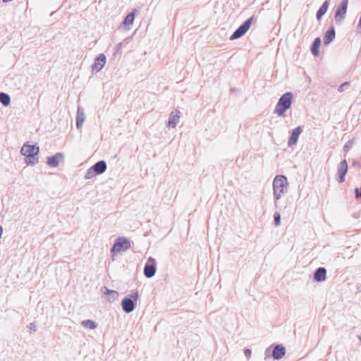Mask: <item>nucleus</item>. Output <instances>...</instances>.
<instances>
[{"label": "nucleus", "instance_id": "obj_7", "mask_svg": "<svg viewBox=\"0 0 361 361\" xmlns=\"http://www.w3.org/2000/svg\"><path fill=\"white\" fill-rule=\"evenodd\" d=\"M144 275L146 278L153 277L157 271V262L154 258L149 257L144 267Z\"/></svg>", "mask_w": 361, "mask_h": 361}, {"label": "nucleus", "instance_id": "obj_1", "mask_svg": "<svg viewBox=\"0 0 361 361\" xmlns=\"http://www.w3.org/2000/svg\"><path fill=\"white\" fill-rule=\"evenodd\" d=\"M293 99V95L290 92L282 94L275 106L274 114H276L279 116H284L286 111L291 106Z\"/></svg>", "mask_w": 361, "mask_h": 361}, {"label": "nucleus", "instance_id": "obj_13", "mask_svg": "<svg viewBox=\"0 0 361 361\" xmlns=\"http://www.w3.org/2000/svg\"><path fill=\"white\" fill-rule=\"evenodd\" d=\"M326 279V269L324 267L317 268L313 275V279L316 282H323Z\"/></svg>", "mask_w": 361, "mask_h": 361}, {"label": "nucleus", "instance_id": "obj_29", "mask_svg": "<svg viewBox=\"0 0 361 361\" xmlns=\"http://www.w3.org/2000/svg\"><path fill=\"white\" fill-rule=\"evenodd\" d=\"M360 188H355V198L356 199L360 198Z\"/></svg>", "mask_w": 361, "mask_h": 361}, {"label": "nucleus", "instance_id": "obj_36", "mask_svg": "<svg viewBox=\"0 0 361 361\" xmlns=\"http://www.w3.org/2000/svg\"><path fill=\"white\" fill-rule=\"evenodd\" d=\"M109 252L113 255V247L110 248Z\"/></svg>", "mask_w": 361, "mask_h": 361}, {"label": "nucleus", "instance_id": "obj_34", "mask_svg": "<svg viewBox=\"0 0 361 361\" xmlns=\"http://www.w3.org/2000/svg\"><path fill=\"white\" fill-rule=\"evenodd\" d=\"M349 149V145L348 143H346L343 147V151L347 152Z\"/></svg>", "mask_w": 361, "mask_h": 361}, {"label": "nucleus", "instance_id": "obj_38", "mask_svg": "<svg viewBox=\"0 0 361 361\" xmlns=\"http://www.w3.org/2000/svg\"><path fill=\"white\" fill-rule=\"evenodd\" d=\"M358 338H359L360 341L361 342V334L358 336Z\"/></svg>", "mask_w": 361, "mask_h": 361}, {"label": "nucleus", "instance_id": "obj_6", "mask_svg": "<svg viewBox=\"0 0 361 361\" xmlns=\"http://www.w3.org/2000/svg\"><path fill=\"white\" fill-rule=\"evenodd\" d=\"M348 5V0H342L341 4L338 6L334 16V19L337 24H340L345 18L347 13Z\"/></svg>", "mask_w": 361, "mask_h": 361}, {"label": "nucleus", "instance_id": "obj_9", "mask_svg": "<svg viewBox=\"0 0 361 361\" xmlns=\"http://www.w3.org/2000/svg\"><path fill=\"white\" fill-rule=\"evenodd\" d=\"M348 163L345 159L340 162L338 166V178L337 180L339 183H342L345 180V176L348 172Z\"/></svg>", "mask_w": 361, "mask_h": 361}, {"label": "nucleus", "instance_id": "obj_30", "mask_svg": "<svg viewBox=\"0 0 361 361\" xmlns=\"http://www.w3.org/2000/svg\"><path fill=\"white\" fill-rule=\"evenodd\" d=\"M102 291L104 292V294H111V293H113V290H109L108 288H106V287H103L102 288Z\"/></svg>", "mask_w": 361, "mask_h": 361}, {"label": "nucleus", "instance_id": "obj_19", "mask_svg": "<svg viewBox=\"0 0 361 361\" xmlns=\"http://www.w3.org/2000/svg\"><path fill=\"white\" fill-rule=\"evenodd\" d=\"M92 167L95 171L96 173H97L98 175H100L106 171V164L104 161L102 160V161H97Z\"/></svg>", "mask_w": 361, "mask_h": 361}, {"label": "nucleus", "instance_id": "obj_4", "mask_svg": "<svg viewBox=\"0 0 361 361\" xmlns=\"http://www.w3.org/2000/svg\"><path fill=\"white\" fill-rule=\"evenodd\" d=\"M131 247L130 240L125 236H119L114 240V257L118 255L126 252Z\"/></svg>", "mask_w": 361, "mask_h": 361}, {"label": "nucleus", "instance_id": "obj_27", "mask_svg": "<svg viewBox=\"0 0 361 361\" xmlns=\"http://www.w3.org/2000/svg\"><path fill=\"white\" fill-rule=\"evenodd\" d=\"M244 354L247 359H250L251 357L252 351L249 348H245L244 350Z\"/></svg>", "mask_w": 361, "mask_h": 361}, {"label": "nucleus", "instance_id": "obj_2", "mask_svg": "<svg viewBox=\"0 0 361 361\" xmlns=\"http://www.w3.org/2000/svg\"><path fill=\"white\" fill-rule=\"evenodd\" d=\"M288 185L287 178L283 175H278L273 181L274 204L276 206L277 201L281 199L284 192V188Z\"/></svg>", "mask_w": 361, "mask_h": 361}, {"label": "nucleus", "instance_id": "obj_20", "mask_svg": "<svg viewBox=\"0 0 361 361\" xmlns=\"http://www.w3.org/2000/svg\"><path fill=\"white\" fill-rule=\"evenodd\" d=\"M59 157H61V158L63 157L62 154L57 153L54 156L49 157L47 158V164L51 167H56L59 163Z\"/></svg>", "mask_w": 361, "mask_h": 361}, {"label": "nucleus", "instance_id": "obj_33", "mask_svg": "<svg viewBox=\"0 0 361 361\" xmlns=\"http://www.w3.org/2000/svg\"><path fill=\"white\" fill-rule=\"evenodd\" d=\"M30 328L33 331H37V326H36V325L34 323H30Z\"/></svg>", "mask_w": 361, "mask_h": 361}, {"label": "nucleus", "instance_id": "obj_39", "mask_svg": "<svg viewBox=\"0 0 361 361\" xmlns=\"http://www.w3.org/2000/svg\"><path fill=\"white\" fill-rule=\"evenodd\" d=\"M114 295H116V294L118 295V293L116 290L114 291Z\"/></svg>", "mask_w": 361, "mask_h": 361}, {"label": "nucleus", "instance_id": "obj_22", "mask_svg": "<svg viewBox=\"0 0 361 361\" xmlns=\"http://www.w3.org/2000/svg\"><path fill=\"white\" fill-rule=\"evenodd\" d=\"M81 325L88 329H94L97 327V324L91 319L83 320Z\"/></svg>", "mask_w": 361, "mask_h": 361}, {"label": "nucleus", "instance_id": "obj_5", "mask_svg": "<svg viewBox=\"0 0 361 361\" xmlns=\"http://www.w3.org/2000/svg\"><path fill=\"white\" fill-rule=\"evenodd\" d=\"M255 19V16H252L250 18L245 20L231 35L229 39L234 40L243 37L250 29L253 20Z\"/></svg>", "mask_w": 361, "mask_h": 361}, {"label": "nucleus", "instance_id": "obj_17", "mask_svg": "<svg viewBox=\"0 0 361 361\" xmlns=\"http://www.w3.org/2000/svg\"><path fill=\"white\" fill-rule=\"evenodd\" d=\"M322 40L320 37H316L310 47V51L314 56L319 55V47L321 46Z\"/></svg>", "mask_w": 361, "mask_h": 361}, {"label": "nucleus", "instance_id": "obj_8", "mask_svg": "<svg viewBox=\"0 0 361 361\" xmlns=\"http://www.w3.org/2000/svg\"><path fill=\"white\" fill-rule=\"evenodd\" d=\"M38 152V147L28 144H24L20 149V153L27 158H34Z\"/></svg>", "mask_w": 361, "mask_h": 361}, {"label": "nucleus", "instance_id": "obj_14", "mask_svg": "<svg viewBox=\"0 0 361 361\" xmlns=\"http://www.w3.org/2000/svg\"><path fill=\"white\" fill-rule=\"evenodd\" d=\"M336 37V31L334 25H331L326 30L324 37V43L325 45H328L334 41Z\"/></svg>", "mask_w": 361, "mask_h": 361}, {"label": "nucleus", "instance_id": "obj_23", "mask_svg": "<svg viewBox=\"0 0 361 361\" xmlns=\"http://www.w3.org/2000/svg\"><path fill=\"white\" fill-rule=\"evenodd\" d=\"M0 102L4 106H8L11 103L10 96L4 92H0Z\"/></svg>", "mask_w": 361, "mask_h": 361}, {"label": "nucleus", "instance_id": "obj_26", "mask_svg": "<svg viewBox=\"0 0 361 361\" xmlns=\"http://www.w3.org/2000/svg\"><path fill=\"white\" fill-rule=\"evenodd\" d=\"M349 87H350V83L348 82H345L338 86V91L340 92H342L345 90L348 89Z\"/></svg>", "mask_w": 361, "mask_h": 361}, {"label": "nucleus", "instance_id": "obj_35", "mask_svg": "<svg viewBox=\"0 0 361 361\" xmlns=\"http://www.w3.org/2000/svg\"><path fill=\"white\" fill-rule=\"evenodd\" d=\"M26 162L27 164H35L37 162V161H32L30 159V160L27 161Z\"/></svg>", "mask_w": 361, "mask_h": 361}, {"label": "nucleus", "instance_id": "obj_32", "mask_svg": "<svg viewBox=\"0 0 361 361\" xmlns=\"http://www.w3.org/2000/svg\"><path fill=\"white\" fill-rule=\"evenodd\" d=\"M270 357H271L270 349H269V348H268L265 350V360H267V358H269Z\"/></svg>", "mask_w": 361, "mask_h": 361}, {"label": "nucleus", "instance_id": "obj_10", "mask_svg": "<svg viewBox=\"0 0 361 361\" xmlns=\"http://www.w3.org/2000/svg\"><path fill=\"white\" fill-rule=\"evenodd\" d=\"M106 63V56L101 54L95 59L94 63L92 65V72L97 73L104 67Z\"/></svg>", "mask_w": 361, "mask_h": 361}, {"label": "nucleus", "instance_id": "obj_37", "mask_svg": "<svg viewBox=\"0 0 361 361\" xmlns=\"http://www.w3.org/2000/svg\"><path fill=\"white\" fill-rule=\"evenodd\" d=\"M2 1H3V2H5V3H6V2L11 1L12 0H2Z\"/></svg>", "mask_w": 361, "mask_h": 361}, {"label": "nucleus", "instance_id": "obj_18", "mask_svg": "<svg viewBox=\"0 0 361 361\" xmlns=\"http://www.w3.org/2000/svg\"><path fill=\"white\" fill-rule=\"evenodd\" d=\"M330 0H325L316 13V18L318 20H321L323 16L326 13Z\"/></svg>", "mask_w": 361, "mask_h": 361}, {"label": "nucleus", "instance_id": "obj_25", "mask_svg": "<svg viewBox=\"0 0 361 361\" xmlns=\"http://www.w3.org/2000/svg\"><path fill=\"white\" fill-rule=\"evenodd\" d=\"M274 223L275 226H279L281 225V214L279 212H276L274 214Z\"/></svg>", "mask_w": 361, "mask_h": 361}, {"label": "nucleus", "instance_id": "obj_16", "mask_svg": "<svg viewBox=\"0 0 361 361\" xmlns=\"http://www.w3.org/2000/svg\"><path fill=\"white\" fill-rule=\"evenodd\" d=\"M180 112L179 111H177V112H174V111H172L170 115H169V120H168V122H167V126L169 127V128H175L177 125V123H178L179 121V114Z\"/></svg>", "mask_w": 361, "mask_h": 361}, {"label": "nucleus", "instance_id": "obj_3", "mask_svg": "<svg viewBox=\"0 0 361 361\" xmlns=\"http://www.w3.org/2000/svg\"><path fill=\"white\" fill-rule=\"evenodd\" d=\"M138 296V290H133L129 296H126L122 300L121 306L126 313H130L135 310Z\"/></svg>", "mask_w": 361, "mask_h": 361}, {"label": "nucleus", "instance_id": "obj_21", "mask_svg": "<svg viewBox=\"0 0 361 361\" xmlns=\"http://www.w3.org/2000/svg\"><path fill=\"white\" fill-rule=\"evenodd\" d=\"M136 10L134 9L133 11L130 12L124 18V20L122 22L123 26H128L130 25L133 23L134 19H135V14Z\"/></svg>", "mask_w": 361, "mask_h": 361}, {"label": "nucleus", "instance_id": "obj_31", "mask_svg": "<svg viewBox=\"0 0 361 361\" xmlns=\"http://www.w3.org/2000/svg\"><path fill=\"white\" fill-rule=\"evenodd\" d=\"M352 164H353V166H356L358 169L361 168V164L359 161H356V160L353 161Z\"/></svg>", "mask_w": 361, "mask_h": 361}, {"label": "nucleus", "instance_id": "obj_15", "mask_svg": "<svg viewBox=\"0 0 361 361\" xmlns=\"http://www.w3.org/2000/svg\"><path fill=\"white\" fill-rule=\"evenodd\" d=\"M85 120V114L82 106H79L77 110L76 116V126L78 128H80Z\"/></svg>", "mask_w": 361, "mask_h": 361}, {"label": "nucleus", "instance_id": "obj_28", "mask_svg": "<svg viewBox=\"0 0 361 361\" xmlns=\"http://www.w3.org/2000/svg\"><path fill=\"white\" fill-rule=\"evenodd\" d=\"M130 39L128 38H126L124 39V41L123 42H120L119 44H117L116 46V52H118L119 50L121 49V47L123 46V43L125 42H128V41H129Z\"/></svg>", "mask_w": 361, "mask_h": 361}, {"label": "nucleus", "instance_id": "obj_12", "mask_svg": "<svg viewBox=\"0 0 361 361\" xmlns=\"http://www.w3.org/2000/svg\"><path fill=\"white\" fill-rule=\"evenodd\" d=\"M286 354V348L281 344L276 345L272 350V357L274 360L281 359Z\"/></svg>", "mask_w": 361, "mask_h": 361}, {"label": "nucleus", "instance_id": "obj_11", "mask_svg": "<svg viewBox=\"0 0 361 361\" xmlns=\"http://www.w3.org/2000/svg\"><path fill=\"white\" fill-rule=\"evenodd\" d=\"M302 132V128L301 126H298L292 130L291 135L288 142V147H292L297 143L298 137Z\"/></svg>", "mask_w": 361, "mask_h": 361}, {"label": "nucleus", "instance_id": "obj_24", "mask_svg": "<svg viewBox=\"0 0 361 361\" xmlns=\"http://www.w3.org/2000/svg\"><path fill=\"white\" fill-rule=\"evenodd\" d=\"M96 175H98L97 173H96L95 171L93 169L92 167L90 168L85 175V179H91L93 177H94Z\"/></svg>", "mask_w": 361, "mask_h": 361}]
</instances>
